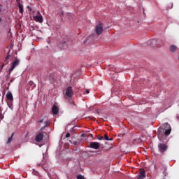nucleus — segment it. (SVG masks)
Segmentation results:
<instances>
[{
	"label": "nucleus",
	"mask_w": 179,
	"mask_h": 179,
	"mask_svg": "<svg viewBox=\"0 0 179 179\" xmlns=\"http://www.w3.org/2000/svg\"><path fill=\"white\" fill-rule=\"evenodd\" d=\"M170 134H171V126H170L169 123H165L158 129V131H157L158 139L161 141H163V138L166 136H169Z\"/></svg>",
	"instance_id": "obj_1"
},
{
	"label": "nucleus",
	"mask_w": 179,
	"mask_h": 179,
	"mask_svg": "<svg viewBox=\"0 0 179 179\" xmlns=\"http://www.w3.org/2000/svg\"><path fill=\"white\" fill-rule=\"evenodd\" d=\"M109 141H113V138H109Z\"/></svg>",
	"instance_id": "obj_36"
},
{
	"label": "nucleus",
	"mask_w": 179,
	"mask_h": 179,
	"mask_svg": "<svg viewBox=\"0 0 179 179\" xmlns=\"http://www.w3.org/2000/svg\"><path fill=\"white\" fill-rule=\"evenodd\" d=\"M55 81V78H52V80H51V83H53Z\"/></svg>",
	"instance_id": "obj_29"
},
{
	"label": "nucleus",
	"mask_w": 179,
	"mask_h": 179,
	"mask_svg": "<svg viewBox=\"0 0 179 179\" xmlns=\"http://www.w3.org/2000/svg\"><path fill=\"white\" fill-rule=\"evenodd\" d=\"M9 58H10V50H9L8 52L7 53V57L4 60V62H6V64H8V59H9Z\"/></svg>",
	"instance_id": "obj_16"
},
{
	"label": "nucleus",
	"mask_w": 179,
	"mask_h": 179,
	"mask_svg": "<svg viewBox=\"0 0 179 179\" xmlns=\"http://www.w3.org/2000/svg\"><path fill=\"white\" fill-rule=\"evenodd\" d=\"M77 179H83V176L82 175H78Z\"/></svg>",
	"instance_id": "obj_24"
},
{
	"label": "nucleus",
	"mask_w": 179,
	"mask_h": 179,
	"mask_svg": "<svg viewBox=\"0 0 179 179\" xmlns=\"http://www.w3.org/2000/svg\"><path fill=\"white\" fill-rule=\"evenodd\" d=\"M17 6H18V9H19L20 13L23 15V6H22V3H19V4H17Z\"/></svg>",
	"instance_id": "obj_11"
},
{
	"label": "nucleus",
	"mask_w": 179,
	"mask_h": 179,
	"mask_svg": "<svg viewBox=\"0 0 179 179\" xmlns=\"http://www.w3.org/2000/svg\"><path fill=\"white\" fill-rule=\"evenodd\" d=\"M69 103L71 106V108H73V107H75V103L73 102V100L70 99Z\"/></svg>",
	"instance_id": "obj_20"
},
{
	"label": "nucleus",
	"mask_w": 179,
	"mask_h": 179,
	"mask_svg": "<svg viewBox=\"0 0 179 179\" xmlns=\"http://www.w3.org/2000/svg\"><path fill=\"white\" fill-rule=\"evenodd\" d=\"M77 142L76 141H73V144L76 145Z\"/></svg>",
	"instance_id": "obj_34"
},
{
	"label": "nucleus",
	"mask_w": 179,
	"mask_h": 179,
	"mask_svg": "<svg viewBox=\"0 0 179 179\" xmlns=\"http://www.w3.org/2000/svg\"><path fill=\"white\" fill-rule=\"evenodd\" d=\"M95 31L97 36H100L103 33V23L99 22V24L96 26Z\"/></svg>",
	"instance_id": "obj_3"
},
{
	"label": "nucleus",
	"mask_w": 179,
	"mask_h": 179,
	"mask_svg": "<svg viewBox=\"0 0 179 179\" xmlns=\"http://www.w3.org/2000/svg\"><path fill=\"white\" fill-rule=\"evenodd\" d=\"M157 41H156V40H155V39H152V40L150 41L148 43H150L151 45H152V47H155V44H156V42H157Z\"/></svg>",
	"instance_id": "obj_18"
},
{
	"label": "nucleus",
	"mask_w": 179,
	"mask_h": 179,
	"mask_svg": "<svg viewBox=\"0 0 179 179\" xmlns=\"http://www.w3.org/2000/svg\"><path fill=\"white\" fill-rule=\"evenodd\" d=\"M19 64H20V60L17 58H15V61L13 62L10 69H9L10 71V72H12V71H13V69H15V67L17 66V65H19Z\"/></svg>",
	"instance_id": "obj_5"
},
{
	"label": "nucleus",
	"mask_w": 179,
	"mask_h": 179,
	"mask_svg": "<svg viewBox=\"0 0 179 179\" xmlns=\"http://www.w3.org/2000/svg\"><path fill=\"white\" fill-rule=\"evenodd\" d=\"M66 17H68V19H69L70 20H72L73 19V17H75V15H73L71 13H66Z\"/></svg>",
	"instance_id": "obj_14"
},
{
	"label": "nucleus",
	"mask_w": 179,
	"mask_h": 179,
	"mask_svg": "<svg viewBox=\"0 0 179 179\" xmlns=\"http://www.w3.org/2000/svg\"><path fill=\"white\" fill-rule=\"evenodd\" d=\"M66 97H72L73 96V90H72V87L69 86L66 90Z\"/></svg>",
	"instance_id": "obj_6"
},
{
	"label": "nucleus",
	"mask_w": 179,
	"mask_h": 179,
	"mask_svg": "<svg viewBox=\"0 0 179 179\" xmlns=\"http://www.w3.org/2000/svg\"><path fill=\"white\" fill-rule=\"evenodd\" d=\"M145 178L143 176H141L140 175H138L137 179H143Z\"/></svg>",
	"instance_id": "obj_26"
},
{
	"label": "nucleus",
	"mask_w": 179,
	"mask_h": 179,
	"mask_svg": "<svg viewBox=\"0 0 179 179\" xmlns=\"http://www.w3.org/2000/svg\"><path fill=\"white\" fill-rule=\"evenodd\" d=\"M97 139H99V141H103V139H104V137L103 136H98Z\"/></svg>",
	"instance_id": "obj_21"
},
{
	"label": "nucleus",
	"mask_w": 179,
	"mask_h": 179,
	"mask_svg": "<svg viewBox=\"0 0 179 179\" xmlns=\"http://www.w3.org/2000/svg\"><path fill=\"white\" fill-rule=\"evenodd\" d=\"M6 97L8 107L10 108H12V106L13 104V95L12 94V92H10V91H8L6 95Z\"/></svg>",
	"instance_id": "obj_2"
},
{
	"label": "nucleus",
	"mask_w": 179,
	"mask_h": 179,
	"mask_svg": "<svg viewBox=\"0 0 179 179\" xmlns=\"http://www.w3.org/2000/svg\"><path fill=\"white\" fill-rule=\"evenodd\" d=\"M92 38V36H90L86 41H84V44H86V43H87V41H89V39Z\"/></svg>",
	"instance_id": "obj_23"
},
{
	"label": "nucleus",
	"mask_w": 179,
	"mask_h": 179,
	"mask_svg": "<svg viewBox=\"0 0 179 179\" xmlns=\"http://www.w3.org/2000/svg\"><path fill=\"white\" fill-rule=\"evenodd\" d=\"M43 120H41L38 121L39 124H41V122H43Z\"/></svg>",
	"instance_id": "obj_33"
},
{
	"label": "nucleus",
	"mask_w": 179,
	"mask_h": 179,
	"mask_svg": "<svg viewBox=\"0 0 179 179\" xmlns=\"http://www.w3.org/2000/svg\"><path fill=\"white\" fill-rule=\"evenodd\" d=\"M90 148H91V149H96V150L99 149L100 143L97 142H90Z\"/></svg>",
	"instance_id": "obj_8"
},
{
	"label": "nucleus",
	"mask_w": 179,
	"mask_h": 179,
	"mask_svg": "<svg viewBox=\"0 0 179 179\" xmlns=\"http://www.w3.org/2000/svg\"><path fill=\"white\" fill-rule=\"evenodd\" d=\"M5 118V116H3V114H2V109L0 108V120H3Z\"/></svg>",
	"instance_id": "obj_19"
},
{
	"label": "nucleus",
	"mask_w": 179,
	"mask_h": 179,
	"mask_svg": "<svg viewBox=\"0 0 179 179\" xmlns=\"http://www.w3.org/2000/svg\"><path fill=\"white\" fill-rule=\"evenodd\" d=\"M168 148L169 147L165 143H159L158 145V150L160 153H164V152H166Z\"/></svg>",
	"instance_id": "obj_4"
},
{
	"label": "nucleus",
	"mask_w": 179,
	"mask_h": 179,
	"mask_svg": "<svg viewBox=\"0 0 179 179\" xmlns=\"http://www.w3.org/2000/svg\"><path fill=\"white\" fill-rule=\"evenodd\" d=\"M14 135H15V133H13V134H11V136L8 138V141H7V142H6L7 145H9V143H10V142H12V141H13V136H14Z\"/></svg>",
	"instance_id": "obj_15"
},
{
	"label": "nucleus",
	"mask_w": 179,
	"mask_h": 179,
	"mask_svg": "<svg viewBox=\"0 0 179 179\" xmlns=\"http://www.w3.org/2000/svg\"><path fill=\"white\" fill-rule=\"evenodd\" d=\"M3 66H5V64H4V63H3V64L1 65V69H3Z\"/></svg>",
	"instance_id": "obj_30"
},
{
	"label": "nucleus",
	"mask_w": 179,
	"mask_h": 179,
	"mask_svg": "<svg viewBox=\"0 0 179 179\" xmlns=\"http://www.w3.org/2000/svg\"><path fill=\"white\" fill-rule=\"evenodd\" d=\"M170 51L171 52H176V51H177V46L172 45L170 46Z\"/></svg>",
	"instance_id": "obj_12"
},
{
	"label": "nucleus",
	"mask_w": 179,
	"mask_h": 179,
	"mask_svg": "<svg viewBox=\"0 0 179 179\" xmlns=\"http://www.w3.org/2000/svg\"><path fill=\"white\" fill-rule=\"evenodd\" d=\"M15 1L17 2V5H19V3H20V0H15Z\"/></svg>",
	"instance_id": "obj_28"
},
{
	"label": "nucleus",
	"mask_w": 179,
	"mask_h": 179,
	"mask_svg": "<svg viewBox=\"0 0 179 179\" xmlns=\"http://www.w3.org/2000/svg\"><path fill=\"white\" fill-rule=\"evenodd\" d=\"M44 126L41 128V131H44V129L46 128V127H48V122L45 121L43 122Z\"/></svg>",
	"instance_id": "obj_17"
},
{
	"label": "nucleus",
	"mask_w": 179,
	"mask_h": 179,
	"mask_svg": "<svg viewBox=\"0 0 179 179\" xmlns=\"http://www.w3.org/2000/svg\"><path fill=\"white\" fill-rule=\"evenodd\" d=\"M83 135H85V134H82V136H83Z\"/></svg>",
	"instance_id": "obj_37"
},
{
	"label": "nucleus",
	"mask_w": 179,
	"mask_h": 179,
	"mask_svg": "<svg viewBox=\"0 0 179 179\" xmlns=\"http://www.w3.org/2000/svg\"><path fill=\"white\" fill-rule=\"evenodd\" d=\"M0 12H2V4H0Z\"/></svg>",
	"instance_id": "obj_32"
},
{
	"label": "nucleus",
	"mask_w": 179,
	"mask_h": 179,
	"mask_svg": "<svg viewBox=\"0 0 179 179\" xmlns=\"http://www.w3.org/2000/svg\"><path fill=\"white\" fill-rule=\"evenodd\" d=\"M89 93H90V91L89 90H86V94H89Z\"/></svg>",
	"instance_id": "obj_31"
},
{
	"label": "nucleus",
	"mask_w": 179,
	"mask_h": 179,
	"mask_svg": "<svg viewBox=\"0 0 179 179\" xmlns=\"http://www.w3.org/2000/svg\"><path fill=\"white\" fill-rule=\"evenodd\" d=\"M138 176L144 177V178H146V172L145 171V170H141L140 171Z\"/></svg>",
	"instance_id": "obj_13"
},
{
	"label": "nucleus",
	"mask_w": 179,
	"mask_h": 179,
	"mask_svg": "<svg viewBox=\"0 0 179 179\" xmlns=\"http://www.w3.org/2000/svg\"><path fill=\"white\" fill-rule=\"evenodd\" d=\"M38 15H36L34 16V19L35 22H38L39 23H43V15L40 13V11H38Z\"/></svg>",
	"instance_id": "obj_7"
},
{
	"label": "nucleus",
	"mask_w": 179,
	"mask_h": 179,
	"mask_svg": "<svg viewBox=\"0 0 179 179\" xmlns=\"http://www.w3.org/2000/svg\"><path fill=\"white\" fill-rule=\"evenodd\" d=\"M69 136H71V134L70 133H67L66 134V138H69Z\"/></svg>",
	"instance_id": "obj_27"
},
{
	"label": "nucleus",
	"mask_w": 179,
	"mask_h": 179,
	"mask_svg": "<svg viewBox=\"0 0 179 179\" xmlns=\"http://www.w3.org/2000/svg\"><path fill=\"white\" fill-rule=\"evenodd\" d=\"M76 129H78V127H76V126H74V127L72 128V131H76Z\"/></svg>",
	"instance_id": "obj_25"
},
{
	"label": "nucleus",
	"mask_w": 179,
	"mask_h": 179,
	"mask_svg": "<svg viewBox=\"0 0 179 179\" xmlns=\"http://www.w3.org/2000/svg\"><path fill=\"white\" fill-rule=\"evenodd\" d=\"M43 139H44V134L42 132L38 134L35 137V141L36 142H41Z\"/></svg>",
	"instance_id": "obj_9"
},
{
	"label": "nucleus",
	"mask_w": 179,
	"mask_h": 179,
	"mask_svg": "<svg viewBox=\"0 0 179 179\" xmlns=\"http://www.w3.org/2000/svg\"><path fill=\"white\" fill-rule=\"evenodd\" d=\"M2 22V18L0 17V23Z\"/></svg>",
	"instance_id": "obj_35"
},
{
	"label": "nucleus",
	"mask_w": 179,
	"mask_h": 179,
	"mask_svg": "<svg viewBox=\"0 0 179 179\" xmlns=\"http://www.w3.org/2000/svg\"><path fill=\"white\" fill-rule=\"evenodd\" d=\"M104 140L105 141H110V138H108V136L107 134H105L104 136Z\"/></svg>",
	"instance_id": "obj_22"
},
{
	"label": "nucleus",
	"mask_w": 179,
	"mask_h": 179,
	"mask_svg": "<svg viewBox=\"0 0 179 179\" xmlns=\"http://www.w3.org/2000/svg\"><path fill=\"white\" fill-rule=\"evenodd\" d=\"M59 111V108H58V106H52V112L53 114L57 115V114H58Z\"/></svg>",
	"instance_id": "obj_10"
}]
</instances>
